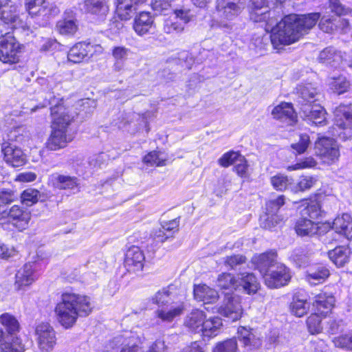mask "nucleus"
I'll list each match as a JSON object with an SVG mask.
<instances>
[{
  "label": "nucleus",
  "instance_id": "24",
  "mask_svg": "<svg viewBox=\"0 0 352 352\" xmlns=\"http://www.w3.org/2000/svg\"><path fill=\"white\" fill-rule=\"evenodd\" d=\"M276 253L274 251H270L254 256L253 262L260 272L264 276L270 271V268L278 264L276 262Z\"/></svg>",
  "mask_w": 352,
  "mask_h": 352
},
{
  "label": "nucleus",
  "instance_id": "32",
  "mask_svg": "<svg viewBox=\"0 0 352 352\" xmlns=\"http://www.w3.org/2000/svg\"><path fill=\"white\" fill-rule=\"evenodd\" d=\"M239 280V288L241 289L247 294H255L259 287V283L256 277L252 273H241L237 276Z\"/></svg>",
  "mask_w": 352,
  "mask_h": 352
},
{
  "label": "nucleus",
  "instance_id": "20",
  "mask_svg": "<svg viewBox=\"0 0 352 352\" xmlns=\"http://www.w3.org/2000/svg\"><path fill=\"white\" fill-rule=\"evenodd\" d=\"M274 118L286 122L288 124H293L296 120V114L290 103L281 102L276 106L272 111Z\"/></svg>",
  "mask_w": 352,
  "mask_h": 352
},
{
  "label": "nucleus",
  "instance_id": "30",
  "mask_svg": "<svg viewBox=\"0 0 352 352\" xmlns=\"http://www.w3.org/2000/svg\"><path fill=\"white\" fill-rule=\"evenodd\" d=\"M194 296L197 300L204 303H212L219 298L217 292L206 285H195Z\"/></svg>",
  "mask_w": 352,
  "mask_h": 352
},
{
  "label": "nucleus",
  "instance_id": "63",
  "mask_svg": "<svg viewBox=\"0 0 352 352\" xmlns=\"http://www.w3.org/2000/svg\"><path fill=\"white\" fill-rule=\"evenodd\" d=\"M184 29V24L171 20L166 21L164 26V30L167 34H178L182 32Z\"/></svg>",
  "mask_w": 352,
  "mask_h": 352
},
{
  "label": "nucleus",
  "instance_id": "53",
  "mask_svg": "<svg viewBox=\"0 0 352 352\" xmlns=\"http://www.w3.org/2000/svg\"><path fill=\"white\" fill-rule=\"evenodd\" d=\"M285 204V197L279 196L276 199L270 200L266 204V212L265 214L276 215L280 208Z\"/></svg>",
  "mask_w": 352,
  "mask_h": 352
},
{
  "label": "nucleus",
  "instance_id": "26",
  "mask_svg": "<svg viewBox=\"0 0 352 352\" xmlns=\"http://www.w3.org/2000/svg\"><path fill=\"white\" fill-rule=\"evenodd\" d=\"M334 302L335 298L332 295L322 292L315 297L313 305L315 307L316 312L325 316L331 311Z\"/></svg>",
  "mask_w": 352,
  "mask_h": 352
},
{
  "label": "nucleus",
  "instance_id": "45",
  "mask_svg": "<svg viewBox=\"0 0 352 352\" xmlns=\"http://www.w3.org/2000/svg\"><path fill=\"white\" fill-rule=\"evenodd\" d=\"M123 338L124 340L122 342V344H124V346L122 347L120 352H142L141 348L138 344V342L134 340L135 338L133 336H129L126 334L117 337L116 339L120 342Z\"/></svg>",
  "mask_w": 352,
  "mask_h": 352
},
{
  "label": "nucleus",
  "instance_id": "41",
  "mask_svg": "<svg viewBox=\"0 0 352 352\" xmlns=\"http://www.w3.org/2000/svg\"><path fill=\"white\" fill-rule=\"evenodd\" d=\"M330 88L338 94L346 92L351 87L350 82L345 76H340L337 78H332L329 82Z\"/></svg>",
  "mask_w": 352,
  "mask_h": 352
},
{
  "label": "nucleus",
  "instance_id": "12",
  "mask_svg": "<svg viewBox=\"0 0 352 352\" xmlns=\"http://www.w3.org/2000/svg\"><path fill=\"white\" fill-rule=\"evenodd\" d=\"M245 8V0H217V10L222 20L235 19Z\"/></svg>",
  "mask_w": 352,
  "mask_h": 352
},
{
  "label": "nucleus",
  "instance_id": "21",
  "mask_svg": "<svg viewBox=\"0 0 352 352\" xmlns=\"http://www.w3.org/2000/svg\"><path fill=\"white\" fill-rule=\"evenodd\" d=\"M154 24V18L148 12H141L135 16L133 30L140 36L148 33Z\"/></svg>",
  "mask_w": 352,
  "mask_h": 352
},
{
  "label": "nucleus",
  "instance_id": "64",
  "mask_svg": "<svg viewBox=\"0 0 352 352\" xmlns=\"http://www.w3.org/2000/svg\"><path fill=\"white\" fill-rule=\"evenodd\" d=\"M334 343L338 347L352 350V333L338 337Z\"/></svg>",
  "mask_w": 352,
  "mask_h": 352
},
{
  "label": "nucleus",
  "instance_id": "2",
  "mask_svg": "<svg viewBox=\"0 0 352 352\" xmlns=\"http://www.w3.org/2000/svg\"><path fill=\"white\" fill-rule=\"evenodd\" d=\"M94 307L91 298L87 296L64 292L55 307V313L58 322L65 329H69L74 325L79 316L89 315Z\"/></svg>",
  "mask_w": 352,
  "mask_h": 352
},
{
  "label": "nucleus",
  "instance_id": "56",
  "mask_svg": "<svg viewBox=\"0 0 352 352\" xmlns=\"http://www.w3.org/2000/svg\"><path fill=\"white\" fill-rule=\"evenodd\" d=\"M336 22L337 19L335 18L322 16L320 21L319 27L324 32L332 33L338 28Z\"/></svg>",
  "mask_w": 352,
  "mask_h": 352
},
{
  "label": "nucleus",
  "instance_id": "62",
  "mask_svg": "<svg viewBox=\"0 0 352 352\" xmlns=\"http://www.w3.org/2000/svg\"><path fill=\"white\" fill-rule=\"evenodd\" d=\"M271 184L276 190H284L287 188L289 182L287 176L276 175L271 177Z\"/></svg>",
  "mask_w": 352,
  "mask_h": 352
},
{
  "label": "nucleus",
  "instance_id": "36",
  "mask_svg": "<svg viewBox=\"0 0 352 352\" xmlns=\"http://www.w3.org/2000/svg\"><path fill=\"white\" fill-rule=\"evenodd\" d=\"M329 258L338 267H342L349 261V250L344 246H338L329 251Z\"/></svg>",
  "mask_w": 352,
  "mask_h": 352
},
{
  "label": "nucleus",
  "instance_id": "4",
  "mask_svg": "<svg viewBox=\"0 0 352 352\" xmlns=\"http://www.w3.org/2000/svg\"><path fill=\"white\" fill-rule=\"evenodd\" d=\"M0 33V60L8 64L17 63L21 52V45L11 33L8 32L4 35L1 31Z\"/></svg>",
  "mask_w": 352,
  "mask_h": 352
},
{
  "label": "nucleus",
  "instance_id": "37",
  "mask_svg": "<svg viewBox=\"0 0 352 352\" xmlns=\"http://www.w3.org/2000/svg\"><path fill=\"white\" fill-rule=\"evenodd\" d=\"M320 62L336 67L341 61L342 57L333 47H327L320 52L319 57Z\"/></svg>",
  "mask_w": 352,
  "mask_h": 352
},
{
  "label": "nucleus",
  "instance_id": "9",
  "mask_svg": "<svg viewBox=\"0 0 352 352\" xmlns=\"http://www.w3.org/2000/svg\"><path fill=\"white\" fill-rule=\"evenodd\" d=\"M25 9L32 17L42 16L45 21L43 25L59 12L55 6H49L46 0H25Z\"/></svg>",
  "mask_w": 352,
  "mask_h": 352
},
{
  "label": "nucleus",
  "instance_id": "35",
  "mask_svg": "<svg viewBox=\"0 0 352 352\" xmlns=\"http://www.w3.org/2000/svg\"><path fill=\"white\" fill-rule=\"evenodd\" d=\"M172 304L158 309L155 312L157 318L162 321L170 322L175 317L181 315L184 310V306L182 305L175 306Z\"/></svg>",
  "mask_w": 352,
  "mask_h": 352
},
{
  "label": "nucleus",
  "instance_id": "61",
  "mask_svg": "<svg viewBox=\"0 0 352 352\" xmlns=\"http://www.w3.org/2000/svg\"><path fill=\"white\" fill-rule=\"evenodd\" d=\"M292 258L298 267L306 266L309 261V256L302 250H295L292 254Z\"/></svg>",
  "mask_w": 352,
  "mask_h": 352
},
{
  "label": "nucleus",
  "instance_id": "18",
  "mask_svg": "<svg viewBox=\"0 0 352 352\" xmlns=\"http://www.w3.org/2000/svg\"><path fill=\"white\" fill-rule=\"evenodd\" d=\"M8 221L19 230L25 229L30 220V212L22 210L19 206L14 205L7 210Z\"/></svg>",
  "mask_w": 352,
  "mask_h": 352
},
{
  "label": "nucleus",
  "instance_id": "28",
  "mask_svg": "<svg viewBox=\"0 0 352 352\" xmlns=\"http://www.w3.org/2000/svg\"><path fill=\"white\" fill-rule=\"evenodd\" d=\"M145 0H117L116 12L121 20H129L135 10V5Z\"/></svg>",
  "mask_w": 352,
  "mask_h": 352
},
{
  "label": "nucleus",
  "instance_id": "31",
  "mask_svg": "<svg viewBox=\"0 0 352 352\" xmlns=\"http://www.w3.org/2000/svg\"><path fill=\"white\" fill-rule=\"evenodd\" d=\"M318 229L317 223L305 217L298 219L295 225L296 232L300 236H312L317 234Z\"/></svg>",
  "mask_w": 352,
  "mask_h": 352
},
{
  "label": "nucleus",
  "instance_id": "22",
  "mask_svg": "<svg viewBox=\"0 0 352 352\" xmlns=\"http://www.w3.org/2000/svg\"><path fill=\"white\" fill-rule=\"evenodd\" d=\"M84 9L99 20H104L109 10L107 0H85Z\"/></svg>",
  "mask_w": 352,
  "mask_h": 352
},
{
  "label": "nucleus",
  "instance_id": "44",
  "mask_svg": "<svg viewBox=\"0 0 352 352\" xmlns=\"http://www.w3.org/2000/svg\"><path fill=\"white\" fill-rule=\"evenodd\" d=\"M21 199L22 204L27 206H31L38 200L41 199V195L40 192L36 189L28 188L21 193Z\"/></svg>",
  "mask_w": 352,
  "mask_h": 352
},
{
  "label": "nucleus",
  "instance_id": "16",
  "mask_svg": "<svg viewBox=\"0 0 352 352\" xmlns=\"http://www.w3.org/2000/svg\"><path fill=\"white\" fill-rule=\"evenodd\" d=\"M145 256L138 246L130 247L125 254L124 265L129 272H140L144 267Z\"/></svg>",
  "mask_w": 352,
  "mask_h": 352
},
{
  "label": "nucleus",
  "instance_id": "46",
  "mask_svg": "<svg viewBox=\"0 0 352 352\" xmlns=\"http://www.w3.org/2000/svg\"><path fill=\"white\" fill-rule=\"evenodd\" d=\"M329 8L337 16H352V8L343 5L340 0H329Z\"/></svg>",
  "mask_w": 352,
  "mask_h": 352
},
{
  "label": "nucleus",
  "instance_id": "47",
  "mask_svg": "<svg viewBox=\"0 0 352 352\" xmlns=\"http://www.w3.org/2000/svg\"><path fill=\"white\" fill-rule=\"evenodd\" d=\"M320 314L316 312L310 315L307 320V326L308 331L311 334H317L322 331V326L321 324L322 319Z\"/></svg>",
  "mask_w": 352,
  "mask_h": 352
},
{
  "label": "nucleus",
  "instance_id": "38",
  "mask_svg": "<svg viewBox=\"0 0 352 352\" xmlns=\"http://www.w3.org/2000/svg\"><path fill=\"white\" fill-rule=\"evenodd\" d=\"M130 50L122 46L115 47L112 50V56L115 59L113 69L120 72L124 68V63L127 58Z\"/></svg>",
  "mask_w": 352,
  "mask_h": 352
},
{
  "label": "nucleus",
  "instance_id": "54",
  "mask_svg": "<svg viewBox=\"0 0 352 352\" xmlns=\"http://www.w3.org/2000/svg\"><path fill=\"white\" fill-rule=\"evenodd\" d=\"M170 292L168 290L163 289L159 291L155 296L153 298L154 303L157 304L159 307H165L170 305L172 303L171 298L170 297Z\"/></svg>",
  "mask_w": 352,
  "mask_h": 352
},
{
  "label": "nucleus",
  "instance_id": "55",
  "mask_svg": "<svg viewBox=\"0 0 352 352\" xmlns=\"http://www.w3.org/2000/svg\"><path fill=\"white\" fill-rule=\"evenodd\" d=\"M310 144V138L306 133L300 134L298 142L292 144V148L296 151L298 154L305 153Z\"/></svg>",
  "mask_w": 352,
  "mask_h": 352
},
{
  "label": "nucleus",
  "instance_id": "1",
  "mask_svg": "<svg viewBox=\"0 0 352 352\" xmlns=\"http://www.w3.org/2000/svg\"><path fill=\"white\" fill-rule=\"evenodd\" d=\"M250 18L254 23L266 22L268 30L271 28V41L274 48L288 45L298 41L311 29L318 21L320 13L289 14L276 23L271 17L267 0H249Z\"/></svg>",
  "mask_w": 352,
  "mask_h": 352
},
{
  "label": "nucleus",
  "instance_id": "60",
  "mask_svg": "<svg viewBox=\"0 0 352 352\" xmlns=\"http://www.w3.org/2000/svg\"><path fill=\"white\" fill-rule=\"evenodd\" d=\"M19 198V195L14 190L8 188L0 189V201L2 204H10Z\"/></svg>",
  "mask_w": 352,
  "mask_h": 352
},
{
  "label": "nucleus",
  "instance_id": "48",
  "mask_svg": "<svg viewBox=\"0 0 352 352\" xmlns=\"http://www.w3.org/2000/svg\"><path fill=\"white\" fill-rule=\"evenodd\" d=\"M246 262V257L241 254H234L223 258L224 265L230 270H237L239 267L245 264Z\"/></svg>",
  "mask_w": 352,
  "mask_h": 352
},
{
  "label": "nucleus",
  "instance_id": "34",
  "mask_svg": "<svg viewBox=\"0 0 352 352\" xmlns=\"http://www.w3.org/2000/svg\"><path fill=\"white\" fill-rule=\"evenodd\" d=\"M221 326V319L219 317H213L208 320L205 319L200 329V332L202 333L204 337H214L219 333Z\"/></svg>",
  "mask_w": 352,
  "mask_h": 352
},
{
  "label": "nucleus",
  "instance_id": "13",
  "mask_svg": "<svg viewBox=\"0 0 352 352\" xmlns=\"http://www.w3.org/2000/svg\"><path fill=\"white\" fill-rule=\"evenodd\" d=\"M3 160L12 167H19L26 163V156L22 149L10 142H3L1 146Z\"/></svg>",
  "mask_w": 352,
  "mask_h": 352
},
{
  "label": "nucleus",
  "instance_id": "8",
  "mask_svg": "<svg viewBox=\"0 0 352 352\" xmlns=\"http://www.w3.org/2000/svg\"><path fill=\"white\" fill-rule=\"evenodd\" d=\"M218 313L232 322L241 318L243 314V308L240 298L226 294L223 303L218 308Z\"/></svg>",
  "mask_w": 352,
  "mask_h": 352
},
{
  "label": "nucleus",
  "instance_id": "19",
  "mask_svg": "<svg viewBox=\"0 0 352 352\" xmlns=\"http://www.w3.org/2000/svg\"><path fill=\"white\" fill-rule=\"evenodd\" d=\"M15 278L14 286L17 290L23 289V287L31 285L36 278L33 265L31 263L25 264L16 272Z\"/></svg>",
  "mask_w": 352,
  "mask_h": 352
},
{
  "label": "nucleus",
  "instance_id": "52",
  "mask_svg": "<svg viewBox=\"0 0 352 352\" xmlns=\"http://www.w3.org/2000/svg\"><path fill=\"white\" fill-rule=\"evenodd\" d=\"M302 216H308L309 219H316L321 216L320 205L318 202L312 201L302 211Z\"/></svg>",
  "mask_w": 352,
  "mask_h": 352
},
{
  "label": "nucleus",
  "instance_id": "6",
  "mask_svg": "<svg viewBox=\"0 0 352 352\" xmlns=\"http://www.w3.org/2000/svg\"><path fill=\"white\" fill-rule=\"evenodd\" d=\"M314 151L316 155L326 164H331L340 157L338 144L332 138H320L315 142Z\"/></svg>",
  "mask_w": 352,
  "mask_h": 352
},
{
  "label": "nucleus",
  "instance_id": "5",
  "mask_svg": "<svg viewBox=\"0 0 352 352\" xmlns=\"http://www.w3.org/2000/svg\"><path fill=\"white\" fill-rule=\"evenodd\" d=\"M334 126L342 131L334 133V135L345 140L352 135V108L340 105L334 111Z\"/></svg>",
  "mask_w": 352,
  "mask_h": 352
},
{
  "label": "nucleus",
  "instance_id": "3",
  "mask_svg": "<svg viewBox=\"0 0 352 352\" xmlns=\"http://www.w3.org/2000/svg\"><path fill=\"white\" fill-rule=\"evenodd\" d=\"M48 104L51 105L52 128H54L55 122L60 124V130L69 132V126L74 116L69 113L68 108L62 104V100L56 98L52 94H49Z\"/></svg>",
  "mask_w": 352,
  "mask_h": 352
},
{
  "label": "nucleus",
  "instance_id": "42",
  "mask_svg": "<svg viewBox=\"0 0 352 352\" xmlns=\"http://www.w3.org/2000/svg\"><path fill=\"white\" fill-rule=\"evenodd\" d=\"M0 323L6 328L8 333L13 334L19 331V323L12 315L5 313L0 316Z\"/></svg>",
  "mask_w": 352,
  "mask_h": 352
},
{
  "label": "nucleus",
  "instance_id": "23",
  "mask_svg": "<svg viewBox=\"0 0 352 352\" xmlns=\"http://www.w3.org/2000/svg\"><path fill=\"white\" fill-rule=\"evenodd\" d=\"M296 94L298 96V103L300 107L303 104H311L318 100L320 93L311 84L300 85L296 87Z\"/></svg>",
  "mask_w": 352,
  "mask_h": 352
},
{
  "label": "nucleus",
  "instance_id": "10",
  "mask_svg": "<svg viewBox=\"0 0 352 352\" xmlns=\"http://www.w3.org/2000/svg\"><path fill=\"white\" fill-rule=\"evenodd\" d=\"M35 334L38 348L45 352L51 351L56 343V332L54 328L47 322L38 324Z\"/></svg>",
  "mask_w": 352,
  "mask_h": 352
},
{
  "label": "nucleus",
  "instance_id": "57",
  "mask_svg": "<svg viewBox=\"0 0 352 352\" xmlns=\"http://www.w3.org/2000/svg\"><path fill=\"white\" fill-rule=\"evenodd\" d=\"M317 179L314 176H301L296 184V190L305 191L313 187Z\"/></svg>",
  "mask_w": 352,
  "mask_h": 352
},
{
  "label": "nucleus",
  "instance_id": "40",
  "mask_svg": "<svg viewBox=\"0 0 352 352\" xmlns=\"http://www.w3.org/2000/svg\"><path fill=\"white\" fill-rule=\"evenodd\" d=\"M217 284L219 287L224 289H239V280L230 273H222L219 275Z\"/></svg>",
  "mask_w": 352,
  "mask_h": 352
},
{
  "label": "nucleus",
  "instance_id": "33",
  "mask_svg": "<svg viewBox=\"0 0 352 352\" xmlns=\"http://www.w3.org/2000/svg\"><path fill=\"white\" fill-rule=\"evenodd\" d=\"M56 29L63 35H74L78 30L76 19L65 12L64 17L57 22Z\"/></svg>",
  "mask_w": 352,
  "mask_h": 352
},
{
  "label": "nucleus",
  "instance_id": "58",
  "mask_svg": "<svg viewBox=\"0 0 352 352\" xmlns=\"http://www.w3.org/2000/svg\"><path fill=\"white\" fill-rule=\"evenodd\" d=\"M248 167L247 160L243 155H241L234 164V169L239 176L245 178L248 177Z\"/></svg>",
  "mask_w": 352,
  "mask_h": 352
},
{
  "label": "nucleus",
  "instance_id": "39",
  "mask_svg": "<svg viewBox=\"0 0 352 352\" xmlns=\"http://www.w3.org/2000/svg\"><path fill=\"white\" fill-rule=\"evenodd\" d=\"M309 308V305L307 300L300 299L298 296H294L289 306L291 313L297 317H302L306 314Z\"/></svg>",
  "mask_w": 352,
  "mask_h": 352
},
{
  "label": "nucleus",
  "instance_id": "27",
  "mask_svg": "<svg viewBox=\"0 0 352 352\" xmlns=\"http://www.w3.org/2000/svg\"><path fill=\"white\" fill-rule=\"evenodd\" d=\"M206 315L204 311L195 309L187 314L184 319V325L191 331L199 333Z\"/></svg>",
  "mask_w": 352,
  "mask_h": 352
},
{
  "label": "nucleus",
  "instance_id": "49",
  "mask_svg": "<svg viewBox=\"0 0 352 352\" xmlns=\"http://www.w3.org/2000/svg\"><path fill=\"white\" fill-rule=\"evenodd\" d=\"M237 349L236 340L230 338L217 343L213 349V352H236Z\"/></svg>",
  "mask_w": 352,
  "mask_h": 352
},
{
  "label": "nucleus",
  "instance_id": "43",
  "mask_svg": "<svg viewBox=\"0 0 352 352\" xmlns=\"http://www.w3.org/2000/svg\"><path fill=\"white\" fill-rule=\"evenodd\" d=\"M0 19L5 23H14L18 19L16 7L14 5H4L0 8Z\"/></svg>",
  "mask_w": 352,
  "mask_h": 352
},
{
  "label": "nucleus",
  "instance_id": "7",
  "mask_svg": "<svg viewBox=\"0 0 352 352\" xmlns=\"http://www.w3.org/2000/svg\"><path fill=\"white\" fill-rule=\"evenodd\" d=\"M102 53V47L100 45H92L90 43L79 42L74 45L69 51L67 58L69 61L78 63L85 58L92 57L95 54Z\"/></svg>",
  "mask_w": 352,
  "mask_h": 352
},
{
  "label": "nucleus",
  "instance_id": "15",
  "mask_svg": "<svg viewBox=\"0 0 352 352\" xmlns=\"http://www.w3.org/2000/svg\"><path fill=\"white\" fill-rule=\"evenodd\" d=\"M60 124L55 122L54 128H52V133L48 138L46 146L52 151H56L67 146L70 142L74 136L69 132L60 130Z\"/></svg>",
  "mask_w": 352,
  "mask_h": 352
},
{
  "label": "nucleus",
  "instance_id": "29",
  "mask_svg": "<svg viewBox=\"0 0 352 352\" xmlns=\"http://www.w3.org/2000/svg\"><path fill=\"white\" fill-rule=\"evenodd\" d=\"M329 270L323 265H314L310 267L306 274V280L311 285H318L323 283L329 276Z\"/></svg>",
  "mask_w": 352,
  "mask_h": 352
},
{
  "label": "nucleus",
  "instance_id": "59",
  "mask_svg": "<svg viewBox=\"0 0 352 352\" xmlns=\"http://www.w3.org/2000/svg\"><path fill=\"white\" fill-rule=\"evenodd\" d=\"M238 338L243 342L245 346H250L254 338V334L244 327H240L237 331Z\"/></svg>",
  "mask_w": 352,
  "mask_h": 352
},
{
  "label": "nucleus",
  "instance_id": "50",
  "mask_svg": "<svg viewBox=\"0 0 352 352\" xmlns=\"http://www.w3.org/2000/svg\"><path fill=\"white\" fill-rule=\"evenodd\" d=\"M1 352H23L24 346L18 338L12 342H5L4 340L0 342Z\"/></svg>",
  "mask_w": 352,
  "mask_h": 352
},
{
  "label": "nucleus",
  "instance_id": "51",
  "mask_svg": "<svg viewBox=\"0 0 352 352\" xmlns=\"http://www.w3.org/2000/svg\"><path fill=\"white\" fill-rule=\"evenodd\" d=\"M239 152H235L233 151H230L224 153L219 160L218 163L222 167L227 168L232 164H235L236 161L239 160V156H241Z\"/></svg>",
  "mask_w": 352,
  "mask_h": 352
},
{
  "label": "nucleus",
  "instance_id": "17",
  "mask_svg": "<svg viewBox=\"0 0 352 352\" xmlns=\"http://www.w3.org/2000/svg\"><path fill=\"white\" fill-rule=\"evenodd\" d=\"M48 182L52 187L59 190H74L79 185L77 177L58 173L52 174Z\"/></svg>",
  "mask_w": 352,
  "mask_h": 352
},
{
  "label": "nucleus",
  "instance_id": "11",
  "mask_svg": "<svg viewBox=\"0 0 352 352\" xmlns=\"http://www.w3.org/2000/svg\"><path fill=\"white\" fill-rule=\"evenodd\" d=\"M263 276L265 285L270 288H277L287 284L291 275L289 269L283 264L272 266Z\"/></svg>",
  "mask_w": 352,
  "mask_h": 352
},
{
  "label": "nucleus",
  "instance_id": "25",
  "mask_svg": "<svg viewBox=\"0 0 352 352\" xmlns=\"http://www.w3.org/2000/svg\"><path fill=\"white\" fill-rule=\"evenodd\" d=\"M332 228L348 239H352V217L349 214L338 216L333 222Z\"/></svg>",
  "mask_w": 352,
  "mask_h": 352
},
{
  "label": "nucleus",
  "instance_id": "14",
  "mask_svg": "<svg viewBox=\"0 0 352 352\" xmlns=\"http://www.w3.org/2000/svg\"><path fill=\"white\" fill-rule=\"evenodd\" d=\"M300 113L304 120L316 126H323L327 123L326 110L320 104H303Z\"/></svg>",
  "mask_w": 352,
  "mask_h": 352
}]
</instances>
